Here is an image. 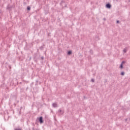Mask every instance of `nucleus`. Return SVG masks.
I'll return each instance as SVG.
<instances>
[{"label": "nucleus", "mask_w": 130, "mask_h": 130, "mask_svg": "<svg viewBox=\"0 0 130 130\" xmlns=\"http://www.w3.org/2000/svg\"><path fill=\"white\" fill-rule=\"evenodd\" d=\"M39 121L40 122V123L42 124L44 122V120H43V117L42 116L38 118Z\"/></svg>", "instance_id": "1"}, {"label": "nucleus", "mask_w": 130, "mask_h": 130, "mask_svg": "<svg viewBox=\"0 0 130 130\" xmlns=\"http://www.w3.org/2000/svg\"><path fill=\"white\" fill-rule=\"evenodd\" d=\"M14 8V6H10V4H8L6 9L9 11H12V9Z\"/></svg>", "instance_id": "2"}, {"label": "nucleus", "mask_w": 130, "mask_h": 130, "mask_svg": "<svg viewBox=\"0 0 130 130\" xmlns=\"http://www.w3.org/2000/svg\"><path fill=\"white\" fill-rule=\"evenodd\" d=\"M106 8H107V9H110L111 8V4L108 3L106 5Z\"/></svg>", "instance_id": "3"}, {"label": "nucleus", "mask_w": 130, "mask_h": 130, "mask_svg": "<svg viewBox=\"0 0 130 130\" xmlns=\"http://www.w3.org/2000/svg\"><path fill=\"white\" fill-rule=\"evenodd\" d=\"M127 48H129V47H125V48H124V49L123 50V52L124 53H126V51H127Z\"/></svg>", "instance_id": "4"}, {"label": "nucleus", "mask_w": 130, "mask_h": 130, "mask_svg": "<svg viewBox=\"0 0 130 130\" xmlns=\"http://www.w3.org/2000/svg\"><path fill=\"white\" fill-rule=\"evenodd\" d=\"M53 107H54L55 108L57 107V103H54L52 104Z\"/></svg>", "instance_id": "5"}, {"label": "nucleus", "mask_w": 130, "mask_h": 130, "mask_svg": "<svg viewBox=\"0 0 130 130\" xmlns=\"http://www.w3.org/2000/svg\"><path fill=\"white\" fill-rule=\"evenodd\" d=\"M58 112H59V113L60 114H63V111H62L61 110H58Z\"/></svg>", "instance_id": "6"}, {"label": "nucleus", "mask_w": 130, "mask_h": 130, "mask_svg": "<svg viewBox=\"0 0 130 130\" xmlns=\"http://www.w3.org/2000/svg\"><path fill=\"white\" fill-rule=\"evenodd\" d=\"M72 53H73V52H72V51H69L67 53L68 55H71V54H72Z\"/></svg>", "instance_id": "7"}, {"label": "nucleus", "mask_w": 130, "mask_h": 130, "mask_svg": "<svg viewBox=\"0 0 130 130\" xmlns=\"http://www.w3.org/2000/svg\"><path fill=\"white\" fill-rule=\"evenodd\" d=\"M119 68L121 69H123V65L122 64H120V66Z\"/></svg>", "instance_id": "8"}, {"label": "nucleus", "mask_w": 130, "mask_h": 130, "mask_svg": "<svg viewBox=\"0 0 130 130\" xmlns=\"http://www.w3.org/2000/svg\"><path fill=\"white\" fill-rule=\"evenodd\" d=\"M27 11H30V10H31V7H30V6H28L27 7Z\"/></svg>", "instance_id": "9"}, {"label": "nucleus", "mask_w": 130, "mask_h": 130, "mask_svg": "<svg viewBox=\"0 0 130 130\" xmlns=\"http://www.w3.org/2000/svg\"><path fill=\"white\" fill-rule=\"evenodd\" d=\"M89 52H90V53L91 54L93 55V50H90L89 51Z\"/></svg>", "instance_id": "10"}, {"label": "nucleus", "mask_w": 130, "mask_h": 130, "mask_svg": "<svg viewBox=\"0 0 130 130\" xmlns=\"http://www.w3.org/2000/svg\"><path fill=\"white\" fill-rule=\"evenodd\" d=\"M121 76H124V72H122L121 73Z\"/></svg>", "instance_id": "11"}, {"label": "nucleus", "mask_w": 130, "mask_h": 130, "mask_svg": "<svg viewBox=\"0 0 130 130\" xmlns=\"http://www.w3.org/2000/svg\"><path fill=\"white\" fill-rule=\"evenodd\" d=\"M63 3H64V1H61L60 5H62V4H63Z\"/></svg>", "instance_id": "12"}, {"label": "nucleus", "mask_w": 130, "mask_h": 130, "mask_svg": "<svg viewBox=\"0 0 130 130\" xmlns=\"http://www.w3.org/2000/svg\"><path fill=\"white\" fill-rule=\"evenodd\" d=\"M91 82H92V83H94V82H95V79H91Z\"/></svg>", "instance_id": "13"}, {"label": "nucleus", "mask_w": 130, "mask_h": 130, "mask_svg": "<svg viewBox=\"0 0 130 130\" xmlns=\"http://www.w3.org/2000/svg\"><path fill=\"white\" fill-rule=\"evenodd\" d=\"M125 63V61H122V62L121 63V64H123V63Z\"/></svg>", "instance_id": "14"}, {"label": "nucleus", "mask_w": 130, "mask_h": 130, "mask_svg": "<svg viewBox=\"0 0 130 130\" xmlns=\"http://www.w3.org/2000/svg\"><path fill=\"white\" fill-rule=\"evenodd\" d=\"M41 59H42V60H43V59H44V57L42 56V57H41Z\"/></svg>", "instance_id": "15"}, {"label": "nucleus", "mask_w": 130, "mask_h": 130, "mask_svg": "<svg viewBox=\"0 0 130 130\" xmlns=\"http://www.w3.org/2000/svg\"><path fill=\"white\" fill-rule=\"evenodd\" d=\"M14 130H22L21 128H15Z\"/></svg>", "instance_id": "16"}, {"label": "nucleus", "mask_w": 130, "mask_h": 130, "mask_svg": "<svg viewBox=\"0 0 130 130\" xmlns=\"http://www.w3.org/2000/svg\"><path fill=\"white\" fill-rule=\"evenodd\" d=\"M3 14V11H2V10L0 9V14Z\"/></svg>", "instance_id": "17"}, {"label": "nucleus", "mask_w": 130, "mask_h": 130, "mask_svg": "<svg viewBox=\"0 0 130 130\" xmlns=\"http://www.w3.org/2000/svg\"><path fill=\"white\" fill-rule=\"evenodd\" d=\"M32 130H40V129H34V128H32Z\"/></svg>", "instance_id": "18"}, {"label": "nucleus", "mask_w": 130, "mask_h": 130, "mask_svg": "<svg viewBox=\"0 0 130 130\" xmlns=\"http://www.w3.org/2000/svg\"><path fill=\"white\" fill-rule=\"evenodd\" d=\"M103 20H104V21H106V18H104Z\"/></svg>", "instance_id": "19"}, {"label": "nucleus", "mask_w": 130, "mask_h": 130, "mask_svg": "<svg viewBox=\"0 0 130 130\" xmlns=\"http://www.w3.org/2000/svg\"><path fill=\"white\" fill-rule=\"evenodd\" d=\"M34 59H35V61L36 62H37V60H36V59H35V58H34Z\"/></svg>", "instance_id": "20"}, {"label": "nucleus", "mask_w": 130, "mask_h": 130, "mask_svg": "<svg viewBox=\"0 0 130 130\" xmlns=\"http://www.w3.org/2000/svg\"><path fill=\"white\" fill-rule=\"evenodd\" d=\"M119 23V20H117V23L118 24Z\"/></svg>", "instance_id": "21"}, {"label": "nucleus", "mask_w": 130, "mask_h": 130, "mask_svg": "<svg viewBox=\"0 0 130 130\" xmlns=\"http://www.w3.org/2000/svg\"><path fill=\"white\" fill-rule=\"evenodd\" d=\"M125 121H127V118L125 119Z\"/></svg>", "instance_id": "22"}, {"label": "nucleus", "mask_w": 130, "mask_h": 130, "mask_svg": "<svg viewBox=\"0 0 130 130\" xmlns=\"http://www.w3.org/2000/svg\"><path fill=\"white\" fill-rule=\"evenodd\" d=\"M21 115V111L19 112V115Z\"/></svg>", "instance_id": "23"}, {"label": "nucleus", "mask_w": 130, "mask_h": 130, "mask_svg": "<svg viewBox=\"0 0 130 130\" xmlns=\"http://www.w3.org/2000/svg\"><path fill=\"white\" fill-rule=\"evenodd\" d=\"M37 83H38V81H37Z\"/></svg>", "instance_id": "24"}]
</instances>
